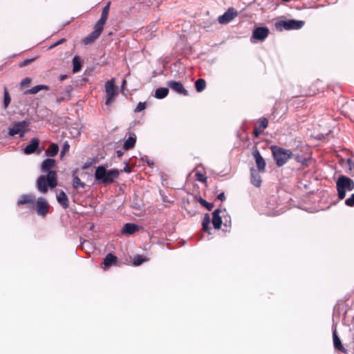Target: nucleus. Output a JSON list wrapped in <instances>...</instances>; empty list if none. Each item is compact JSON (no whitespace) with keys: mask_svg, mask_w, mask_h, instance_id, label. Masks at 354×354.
<instances>
[{"mask_svg":"<svg viewBox=\"0 0 354 354\" xmlns=\"http://www.w3.org/2000/svg\"><path fill=\"white\" fill-rule=\"evenodd\" d=\"M41 90H48V86L46 85H37L35 86H33L30 89H28V90L24 91V95L36 94Z\"/></svg>","mask_w":354,"mask_h":354,"instance_id":"obj_23","label":"nucleus"},{"mask_svg":"<svg viewBox=\"0 0 354 354\" xmlns=\"http://www.w3.org/2000/svg\"><path fill=\"white\" fill-rule=\"evenodd\" d=\"M69 150V145L68 142H65L63 145L62 150L61 151V157H63L64 156L65 152L68 151Z\"/></svg>","mask_w":354,"mask_h":354,"instance_id":"obj_39","label":"nucleus"},{"mask_svg":"<svg viewBox=\"0 0 354 354\" xmlns=\"http://www.w3.org/2000/svg\"><path fill=\"white\" fill-rule=\"evenodd\" d=\"M217 198L220 201H224L225 199L224 193L219 194L217 196Z\"/></svg>","mask_w":354,"mask_h":354,"instance_id":"obj_40","label":"nucleus"},{"mask_svg":"<svg viewBox=\"0 0 354 354\" xmlns=\"http://www.w3.org/2000/svg\"><path fill=\"white\" fill-rule=\"evenodd\" d=\"M57 201L64 209H67L68 207V198L64 191H60L57 194Z\"/></svg>","mask_w":354,"mask_h":354,"instance_id":"obj_19","label":"nucleus"},{"mask_svg":"<svg viewBox=\"0 0 354 354\" xmlns=\"http://www.w3.org/2000/svg\"><path fill=\"white\" fill-rule=\"evenodd\" d=\"M110 2H108L106 5L104 7L100 19L97 21L95 24L104 28V26L107 20L109 8H110Z\"/></svg>","mask_w":354,"mask_h":354,"instance_id":"obj_17","label":"nucleus"},{"mask_svg":"<svg viewBox=\"0 0 354 354\" xmlns=\"http://www.w3.org/2000/svg\"><path fill=\"white\" fill-rule=\"evenodd\" d=\"M58 151H59L58 145L55 143H53L46 149V154L47 156L53 157V156H55V155H57V153H58Z\"/></svg>","mask_w":354,"mask_h":354,"instance_id":"obj_25","label":"nucleus"},{"mask_svg":"<svg viewBox=\"0 0 354 354\" xmlns=\"http://www.w3.org/2000/svg\"><path fill=\"white\" fill-rule=\"evenodd\" d=\"M11 101V98L10 97L8 89L4 88V95H3V107L4 109H7L9 106Z\"/></svg>","mask_w":354,"mask_h":354,"instance_id":"obj_31","label":"nucleus"},{"mask_svg":"<svg viewBox=\"0 0 354 354\" xmlns=\"http://www.w3.org/2000/svg\"><path fill=\"white\" fill-rule=\"evenodd\" d=\"M205 86H206V82H205V80L203 79H201V78L198 79L195 82L196 90L198 92L203 91L205 88Z\"/></svg>","mask_w":354,"mask_h":354,"instance_id":"obj_27","label":"nucleus"},{"mask_svg":"<svg viewBox=\"0 0 354 354\" xmlns=\"http://www.w3.org/2000/svg\"><path fill=\"white\" fill-rule=\"evenodd\" d=\"M143 160H146L147 162L148 163L149 165H153V162H151L148 158L147 156H145V158H142Z\"/></svg>","mask_w":354,"mask_h":354,"instance_id":"obj_41","label":"nucleus"},{"mask_svg":"<svg viewBox=\"0 0 354 354\" xmlns=\"http://www.w3.org/2000/svg\"><path fill=\"white\" fill-rule=\"evenodd\" d=\"M148 261V259L146 257H144L141 255H137L134 257L133 264L135 266H138L141 265L142 263L146 262Z\"/></svg>","mask_w":354,"mask_h":354,"instance_id":"obj_30","label":"nucleus"},{"mask_svg":"<svg viewBox=\"0 0 354 354\" xmlns=\"http://www.w3.org/2000/svg\"><path fill=\"white\" fill-rule=\"evenodd\" d=\"M168 86L178 94H181L183 95H187L188 91L184 88L182 83L176 81H171L167 83Z\"/></svg>","mask_w":354,"mask_h":354,"instance_id":"obj_14","label":"nucleus"},{"mask_svg":"<svg viewBox=\"0 0 354 354\" xmlns=\"http://www.w3.org/2000/svg\"><path fill=\"white\" fill-rule=\"evenodd\" d=\"M39 140L37 138L31 139L30 144H28L24 149L26 154H31L36 151L39 147Z\"/></svg>","mask_w":354,"mask_h":354,"instance_id":"obj_15","label":"nucleus"},{"mask_svg":"<svg viewBox=\"0 0 354 354\" xmlns=\"http://www.w3.org/2000/svg\"><path fill=\"white\" fill-rule=\"evenodd\" d=\"M252 156L255 160L256 165L258 168V171L259 172H263L265 171L266 167V162L263 158L261 156L259 151L257 149H255L252 151Z\"/></svg>","mask_w":354,"mask_h":354,"instance_id":"obj_13","label":"nucleus"},{"mask_svg":"<svg viewBox=\"0 0 354 354\" xmlns=\"http://www.w3.org/2000/svg\"><path fill=\"white\" fill-rule=\"evenodd\" d=\"M120 172L118 169H113L107 170L104 166H99L95 171V178L102 184H109L113 183L115 179L118 178Z\"/></svg>","mask_w":354,"mask_h":354,"instance_id":"obj_2","label":"nucleus"},{"mask_svg":"<svg viewBox=\"0 0 354 354\" xmlns=\"http://www.w3.org/2000/svg\"><path fill=\"white\" fill-rule=\"evenodd\" d=\"M126 84H127V81L125 80H124L122 82V85H121V88L122 90H123L126 86Z\"/></svg>","mask_w":354,"mask_h":354,"instance_id":"obj_42","label":"nucleus"},{"mask_svg":"<svg viewBox=\"0 0 354 354\" xmlns=\"http://www.w3.org/2000/svg\"><path fill=\"white\" fill-rule=\"evenodd\" d=\"M66 77V75H61V76H60V80H64Z\"/></svg>","mask_w":354,"mask_h":354,"instance_id":"obj_47","label":"nucleus"},{"mask_svg":"<svg viewBox=\"0 0 354 354\" xmlns=\"http://www.w3.org/2000/svg\"><path fill=\"white\" fill-rule=\"evenodd\" d=\"M270 149L274 159L279 167L283 166L292 156V152L289 149H285L277 146H271Z\"/></svg>","mask_w":354,"mask_h":354,"instance_id":"obj_4","label":"nucleus"},{"mask_svg":"<svg viewBox=\"0 0 354 354\" xmlns=\"http://www.w3.org/2000/svg\"><path fill=\"white\" fill-rule=\"evenodd\" d=\"M73 73L78 72L81 68V63H80V59L77 56H75L73 57Z\"/></svg>","mask_w":354,"mask_h":354,"instance_id":"obj_32","label":"nucleus"},{"mask_svg":"<svg viewBox=\"0 0 354 354\" xmlns=\"http://www.w3.org/2000/svg\"><path fill=\"white\" fill-rule=\"evenodd\" d=\"M32 61V59H27V60H25L23 63V64H21V66H24L28 63H30V62Z\"/></svg>","mask_w":354,"mask_h":354,"instance_id":"obj_44","label":"nucleus"},{"mask_svg":"<svg viewBox=\"0 0 354 354\" xmlns=\"http://www.w3.org/2000/svg\"><path fill=\"white\" fill-rule=\"evenodd\" d=\"M35 203V196L34 194H24L20 196L17 201L18 205L31 204L34 205Z\"/></svg>","mask_w":354,"mask_h":354,"instance_id":"obj_16","label":"nucleus"},{"mask_svg":"<svg viewBox=\"0 0 354 354\" xmlns=\"http://www.w3.org/2000/svg\"><path fill=\"white\" fill-rule=\"evenodd\" d=\"M103 28H104L95 24L93 31L83 39L84 44L88 45L93 43L100 37Z\"/></svg>","mask_w":354,"mask_h":354,"instance_id":"obj_10","label":"nucleus"},{"mask_svg":"<svg viewBox=\"0 0 354 354\" xmlns=\"http://www.w3.org/2000/svg\"><path fill=\"white\" fill-rule=\"evenodd\" d=\"M198 180L200 181H204L205 180V178H203L202 176H200L198 177Z\"/></svg>","mask_w":354,"mask_h":354,"instance_id":"obj_45","label":"nucleus"},{"mask_svg":"<svg viewBox=\"0 0 354 354\" xmlns=\"http://www.w3.org/2000/svg\"><path fill=\"white\" fill-rule=\"evenodd\" d=\"M74 130H75V132L74 133H75V136H78V135H80V129H74Z\"/></svg>","mask_w":354,"mask_h":354,"instance_id":"obj_43","label":"nucleus"},{"mask_svg":"<svg viewBox=\"0 0 354 354\" xmlns=\"http://www.w3.org/2000/svg\"><path fill=\"white\" fill-rule=\"evenodd\" d=\"M237 15V12L234 8H229L223 15L218 18L221 24H226L231 21Z\"/></svg>","mask_w":354,"mask_h":354,"instance_id":"obj_11","label":"nucleus"},{"mask_svg":"<svg viewBox=\"0 0 354 354\" xmlns=\"http://www.w3.org/2000/svg\"><path fill=\"white\" fill-rule=\"evenodd\" d=\"M345 204L348 207L354 206V194H352L351 196L345 201Z\"/></svg>","mask_w":354,"mask_h":354,"instance_id":"obj_37","label":"nucleus"},{"mask_svg":"<svg viewBox=\"0 0 354 354\" xmlns=\"http://www.w3.org/2000/svg\"><path fill=\"white\" fill-rule=\"evenodd\" d=\"M269 34V30L266 27H257L254 29L251 41L254 42L255 40L263 41Z\"/></svg>","mask_w":354,"mask_h":354,"instance_id":"obj_9","label":"nucleus"},{"mask_svg":"<svg viewBox=\"0 0 354 354\" xmlns=\"http://www.w3.org/2000/svg\"><path fill=\"white\" fill-rule=\"evenodd\" d=\"M118 156L122 155V152L120 151H117Z\"/></svg>","mask_w":354,"mask_h":354,"instance_id":"obj_50","label":"nucleus"},{"mask_svg":"<svg viewBox=\"0 0 354 354\" xmlns=\"http://www.w3.org/2000/svg\"><path fill=\"white\" fill-rule=\"evenodd\" d=\"M48 201L42 197L39 198L36 201V212L39 216H45L49 209Z\"/></svg>","mask_w":354,"mask_h":354,"instance_id":"obj_8","label":"nucleus"},{"mask_svg":"<svg viewBox=\"0 0 354 354\" xmlns=\"http://www.w3.org/2000/svg\"><path fill=\"white\" fill-rule=\"evenodd\" d=\"M226 213L225 210H221L219 209H215L212 214V224L216 230L221 228L222 224V217L224 216V214Z\"/></svg>","mask_w":354,"mask_h":354,"instance_id":"obj_12","label":"nucleus"},{"mask_svg":"<svg viewBox=\"0 0 354 354\" xmlns=\"http://www.w3.org/2000/svg\"><path fill=\"white\" fill-rule=\"evenodd\" d=\"M139 226L135 223H126L122 230V233L124 234H133V233L138 232L139 230Z\"/></svg>","mask_w":354,"mask_h":354,"instance_id":"obj_18","label":"nucleus"},{"mask_svg":"<svg viewBox=\"0 0 354 354\" xmlns=\"http://www.w3.org/2000/svg\"><path fill=\"white\" fill-rule=\"evenodd\" d=\"M64 40V39H61L60 41H59L58 42H57L56 44H55L53 45V46H57V45H58V44H61V43H62Z\"/></svg>","mask_w":354,"mask_h":354,"instance_id":"obj_46","label":"nucleus"},{"mask_svg":"<svg viewBox=\"0 0 354 354\" xmlns=\"http://www.w3.org/2000/svg\"><path fill=\"white\" fill-rule=\"evenodd\" d=\"M251 173V183L252 185H254L255 187H260L261 184V176H259L258 171L255 170L254 169H251L250 170Z\"/></svg>","mask_w":354,"mask_h":354,"instance_id":"obj_21","label":"nucleus"},{"mask_svg":"<svg viewBox=\"0 0 354 354\" xmlns=\"http://www.w3.org/2000/svg\"><path fill=\"white\" fill-rule=\"evenodd\" d=\"M116 261V257L112 254H108L104 259V269H106L110 267L113 263Z\"/></svg>","mask_w":354,"mask_h":354,"instance_id":"obj_24","label":"nucleus"},{"mask_svg":"<svg viewBox=\"0 0 354 354\" xmlns=\"http://www.w3.org/2000/svg\"><path fill=\"white\" fill-rule=\"evenodd\" d=\"M73 186L75 189H78L80 187L84 188L86 186V184L82 182L78 176H73Z\"/></svg>","mask_w":354,"mask_h":354,"instance_id":"obj_29","label":"nucleus"},{"mask_svg":"<svg viewBox=\"0 0 354 354\" xmlns=\"http://www.w3.org/2000/svg\"><path fill=\"white\" fill-rule=\"evenodd\" d=\"M55 160L47 158L43 161L41 165L42 172H48L47 175H41L37 180V189L42 194L48 192V187L53 189L57 186V174L51 170L55 167Z\"/></svg>","mask_w":354,"mask_h":354,"instance_id":"obj_1","label":"nucleus"},{"mask_svg":"<svg viewBox=\"0 0 354 354\" xmlns=\"http://www.w3.org/2000/svg\"><path fill=\"white\" fill-rule=\"evenodd\" d=\"M304 25V21L296 19L281 20L275 23L278 30H299Z\"/></svg>","mask_w":354,"mask_h":354,"instance_id":"obj_5","label":"nucleus"},{"mask_svg":"<svg viewBox=\"0 0 354 354\" xmlns=\"http://www.w3.org/2000/svg\"><path fill=\"white\" fill-rule=\"evenodd\" d=\"M268 121L266 118H261L259 121V128L263 130L268 127Z\"/></svg>","mask_w":354,"mask_h":354,"instance_id":"obj_34","label":"nucleus"},{"mask_svg":"<svg viewBox=\"0 0 354 354\" xmlns=\"http://www.w3.org/2000/svg\"><path fill=\"white\" fill-rule=\"evenodd\" d=\"M169 93V90L167 88H158L156 90L155 97L158 99H162L165 97Z\"/></svg>","mask_w":354,"mask_h":354,"instance_id":"obj_26","label":"nucleus"},{"mask_svg":"<svg viewBox=\"0 0 354 354\" xmlns=\"http://www.w3.org/2000/svg\"><path fill=\"white\" fill-rule=\"evenodd\" d=\"M136 142V136L133 133L125 140L123 148L125 150H129L135 146Z\"/></svg>","mask_w":354,"mask_h":354,"instance_id":"obj_22","label":"nucleus"},{"mask_svg":"<svg viewBox=\"0 0 354 354\" xmlns=\"http://www.w3.org/2000/svg\"><path fill=\"white\" fill-rule=\"evenodd\" d=\"M333 339L334 347L336 349H338V350L341 351L342 352L345 353L346 349L342 344L341 340H340L339 337H338L336 329H335L333 332Z\"/></svg>","mask_w":354,"mask_h":354,"instance_id":"obj_20","label":"nucleus"},{"mask_svg":"<svg viewBox=\"0 0 354 354\" xmlns=\"http://www.w3.org/2000/svg\"><path fill=\"white\" fill-rule=\"evenodd\" d=\"M199 202L202 205L205 207L209 211L213 208L214 205L212 203L207 202L205 200L203 199L202 198H200Z\"/></svg>","mask_w":354,"mask_h":354,"instance_id":"obj_35","label":"nucleus"},{"mask_svg":"<svg viewBox=\"0 0 354 354\" xmlns=\"http://www.w3.org/2000/svg\"><path fill=\"white\" fill-rule=\"evenodd\" d=\"M338 198L341 200L346 196V192H351L354 189V181L344 175L339 176L336 181Z\"/></svg>","mask_w":354,"mask_h":354,"instance_id":"obj_3","label":"nucleus"},{"mask_svg":"<svg viewBox=\"0 0 354 354\" xmlns=\"http://www.w3.org/2000/svg\"><path fill=\"white\" fill-rule=\"evenodd\" d=\"M328 132H329L328 129H324L321 133H319L316 135H315V132H314L313 136L311 135V138L313 137L315 139L322 140L324 137V136L328 135Z\"/></svg>","mask_w":354,"mask_h":354,"instance_id":"obj_33","label":"nucleus"},{"mask_svg":"<svg viewBox=\"0 0 354 354\" xmlns=\"http://www.w3.org/2000/svg\"><path fill=\"white\" fill-rule=\"evenodd\" d=\"M209 223H210L209 215L208 214H205L203 216V221H202L203 230L205 232L208 231V230L209 228Z\"/></svg>","mask_w":354,"mask_h":354,"instance_id":"obj_28","label":"nucleus"},{"mask_svg":"<svg viewBox=\"0 0 354 354\" xmlns=\"http://www.w3.org/2000/svg\"><path fill=\"white\" fill-rule=\"evenodd\" d=\"M31 80L28 77H26L21 80L20 83L21 88H23L24 87H27L30 84Z\"/></svg>","mask_w":354,"mask_h":354,"instance_id":"obj_38","label":"nucleus"},{"mask_svg":"<svg viewBox=\"0 0 354 354\" xmlns=\"http://www.w3.org/2000/svg\"><path fill=\"white\" fill-rule=\"evenodd\" d=\"M145 109H146V103L145 102H139L136 108L135 109L134 111L136 113H138V112L143 111Z\"/></svg>","mask_w":354,"mask_h":354,"instance_id":"obj_36","label":"nucleus"},{"mask_svg":"<svg viewBox=\"0 0 354 354\" xmlns=\"http://www.w3.org/2000/svg\"><path fill=\"white\" fill-rule=\"evenodd\" d=\"M124 171H127V172H129L130 169H129V167H126V168H124Z\"/></svg>","mask_w":354,"mask_h":354,"instance_id":"obj_48","label":"nucleus"},{"mask_svg":"<svg viewBox=\"0 0 354 354\" xmlns=\"http://www.w3.org/2000/svg\"><path fill=\"white\" fill-rule=\"evenodd\" d=\"M115 78H112L108 80L105 84L104 88L106 95L105 104L106 106H109L118 95L117 87L115 86Z\"/></svg>","mask_w":354,"mask_h":354,"instance_id":"obj_7","label":"nucleus"},{"mask_svg":"<svg viewBox=\"0 0 354 354\" xmlns=\"http://www.w3.org/2000/svg\"><path fill=\"white\" fill-rule=\"evenodd\" d=\"M254 133L256 134V136H257V135L259 134V132H258V129H256L254 130Z\"/></svg>","mask_w":354,"mask_h":354,"instance_id":"obj_49","label":"nucleus"},{"mask_svg":"<svg viewBox=\"0 0 354 354\" xmlns=\"http://www.w3.org/2000/svg\"><path fill=\"white\" fill-rule=\"evenodd\" d=\"M30 124V122L28 120L13 122L12 126L8 128V134L10 136L19 134L20 137H23L28 131Z\"/></svg>","mask_w":354,"mask_h":354,"instance_id":"obj_6","label":"nucleus"}]
</instances>
